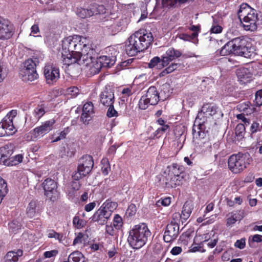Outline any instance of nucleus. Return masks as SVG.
Wrapping results in <instances>:
<instances>
[{
  "label": "nucleus",
  "mask_w": 262,
  "mask_h": 262,
  "mask_svg": "<svg viewBox=\"0 0 262 262\" xmlns=\"http://www.w3.org/2000/svg\"><path fill=\"white\" fill-rule=\"evenodd\" d=\"M255 108L249 103L247 106V108L245 110L243 113L245 115H249L252 114L255 111Z\"/></svg>",
  "instance_id": "nucleus-64"
},
{
  "label": "nucleus",
  "mask_w": 262,
  "mask_h": 262,
  "mask_svg": "<svg viewBox=\"0 0 262 262\" xmlns=\"http://www.w3.org/2000/svg\"><path fill=\"white\" fill-rule=\"evenodd\" d=\"M99 102L105 107L114 104L115 96L113 91L111 89L105 88L99 95Z\"/></svg>",
  "instance_id": "nucleus-16"
},
{
  "label": "nucleus",
  "mask_w": 262,
  "mask_h": 262,
  "mask_svg": "<svg viewBox=\"0 0 262 262\" xmlns=\"http://www.w3.org/2000/svg\"><path fill=\"white\" fill-rule=\"evenodd\" d=\"M44 106L42 105H38L34 111V114L35 117L39 120L45 114Z\"/></svg>",
  "instance_id": "nucleus-43"
},
{
  "label": "nucleus",
  "mask_w": 262,
  "mask_h": 262,
  "mask_svg": "<svg viewBox=\"0 0 262 262\" xmlns=\"http://www.w3.org/2000/svg\"><path fill=\"white\" fill-rule=\"evenodd\" d=\"M137 211V208L135 204H130L127 210H126V214H127L129 216H132L134 215H135Z\"/></svg>",
  "instance_id": "nucleus-54"
},
{
  "label": "nucleus",
  "mask_w": 262,
  "mask_h": 262,
  "mask_svg": "<svg viewBox=\"0 0 262 262\" xmlns=\"http://www.w3.org/2000/svg\"><path fill=\"white\" fill-rule=\"evenodd\" d=\"M245 115L243 113L240 114H238L236 115V118L238 119L242 120V121L244 123L246 126H248L250 124V120L249 119L246 118L245 117Z\"/></svg>",
  "instance_id": "nucleus-59"
},
{
  "label": "nucleus",
  "mask_w": 262,
  "mask_h": 262,
  "mask_svg": "<svg viewBox=\"0 0 262 262\" xmlns=\"http://www.w3.org/2000/svg\"><path fill=\"white\" fill-rule=\"evenodd\" d=\"M47 83L52 84L59 78V71L58 68L52 65L46 66L43 71Z\"/></svg>",
  "instance_id": "nucleus-13"
},
{
  "label": "nucleus",
  "mask_w": 262,
  "mask_h": 262,
  "mask_svg": "<svg viewBox=\"0 0 262 262\" xmlns=\"http://www.w3.org/2000/svg\"><path fill=\"white\" fill-rule=\"evenodd\" d=\"M123 225L122 219L120 216L118 214H116L114 218V223L113 225L114 227L116 229H120Z\"/></svg>",
  "instance_id": "nucleus-44"
},
{
  "label": "nucleus",
  "mask_w": 262,
  "mask_h": 262,
  "mask_svg": "<svg viewBox=\"0 0 262 262\" xmlns=\"http://www.w3.org/2000/svg\"><path fill=\"white\" fill-rule=\"evenodd\" d=\"M246 239L244 238L241 239L237 240L234 244V246L240 249H243L245 248L246 245Z\"/></svg>",
  "instance_id": "nucleus-57"
},
{
  "label": "nucleus",
  "mask_w": 262,
  "mask_h": 262,
  "mask_svg": "<svg viewBox=\"0 0 262 262\" xmlns=\"http://www.w3.org/2000/svg\"><path fill=\"white\" fill-rule=\"evenodd\" d=\"M97 59L101 63L102 67L110 68L115 64L116 58L115 56H102L98 57Z\"/></svg>",
  "instance_id": "nucleus-24"
},
{
  "label": "nucleus",
  "mask_w": 262,
  "mask_h": 262,
  "mask_svg": "<svg viewBox=\"0 0 262 262\" xmlns=\"http://www.w3.org/2000/svg\"><path fill=\"white\" fill-rule=\"evenodd\" d=\"M12 153L11 146L6 145L0 148V158L4 165H10V160L13 158L11 157Z\"/></svg>",
  "instance_id": "nucleus-21"
},
{
  "label": "nucleus",
  "mask_w": 262,
  "mask_h": 262,
  "mask_svg": "<svg viewBox=\"0 0 262 262\" xmlns=\"http://www.w3.org/2000/svg\"><path fill=\"white\" fill-rule=\"evenodd\" d=\"M154 39L151 32L145 29H140L131 35L125 45V51L129 56L146 50Z\"/></svg>",
  "instance_id": "nucleus-1"
},
{
  "label": "nucleus",
  "mask_w": 262,
  "mask_h": 262,
  "mask_svg": "<svg viewBox=\"0 0 262 262\" xmlns=\"http://www.w3.org/2000/svg\"><path fill=\"white\" fill-rule=\"evenodd\" d=\"M170 85L167 83L163 84L161 86V92L159 93L160 97H163V100L166 99L170 95Z\"/></svg>",
  "instance_id": "nucleus-39"
},
{
  "label": "nucleus",
  "mask_w": 262,
  "mask_h": 262,
  "mask_svg": "<svg viewBox=\"0 0 262 262\" xmlns=\"http://www.w3.org/2000/svg\"><path fill=\"white\" fill-rule=\"evenodd\" d=\"M117 204L116 202L107 200L100 207L106 211H109L110 212V215H111L112 212L117 208Z\"/></svg>",
  "instance_id": "nucleus-32"
},
{
  "label": "nucleus",
  "mask_w": 262,
  "mask_h": 262,
  "mask_svg": "<svg viewBox=\"0 0 262 262\" xmlns=\"http://www.w3.org/2000/svg\"><path fill=\"white\" fill-rule=\"evenodd\" d=\"M245 125L243 124H238L235 128V134L237 137L243 138L244 135Z\"/></svg>",
  "instance_id": "nucleus-46"
},
{
  "label": "nucleus",
  "mask_w": 262,
  "mask_h": 262,
  "mask_svg": "<svg viewBox=\"0 0 262 262\" xmlns=\"http://www.w3.org/2000/svg\"><path fill=\"white\" fill-rule=\"evenodd\" d=\"M133 94L132 89L130 88H124L122 91V94L123 95V98H127Z\"/></svg>",
  "instance_id": "nucleus-63"
},
{
  "label": "nucleus",
  "mask_w": 262,
  "mask_h": 262,
  "mask_svg": "<svg viewBox=\"0 0 262 262\" xmlns=\"http://www.w3.org/2000/svg\"><path fill=\"white\" fill-rule=\"evenodd\" d=\"M89 9L91 11V13H93V15L103 14L106 12L104 6L102 5H100L97 4L91 5Z\"/></svg>",
  "instance_id": "nucleus-31"
},
{
  "label": "nucleus",
  "mask_w": 262,
  "mask_h": 262,
  "mask_svg": "<svg viewBox=\"0 0 262 262\" xmlns=\"http://www.w3.org/2000/svg\"><path fill=\"white\" fill-rule=\"evenodd\" d=\"M73 223L77 228H80L83 227L85 224L84 221L82 219H80L78 216H75L73 218Z\"/></svg>",
  "instance_id": "nucleus-49"
},
{
  "label": "nucleus",
  "mask_w": 262,
  "mask_h": 262,
  "mask_svg": "<svg viewBox=\"0 0 262 262\" xmlns=\"http://www.w3.org/2000/svg\"><path fill=\"white\" fill-rule=\"evenodd\" d=\"M85 38L78 35L64 38L62 43V58L64 64L70 66L76 62L77 53H79L84 43Z\"/></svg>",
  "instance_id": "nucleus-2"
},
{
  "label": "nucleus",
  "mask_w": 262,
  "mask_h": 262,
  "mask_svg": "<svg viewBox=\"0 0 262 262\" xmlns=\"http://www.w3.org/2000/svg\"><path fill=\"white\" fill-rule=\"evenodd\" d=\"M170 198H165L163 199H161L159 200L157 202V205H160V204L164 206H167L170 204Z\"/></svg>",
  "instance_id": "nucleus-62"
},
{
  "label": "nucleus",
  "mask_w": 262,
  "mask_h": 262,
  "mask_svg": "<svg viewBox=\"0 0 262 262\" xmlns=\"http://www.w3.org/2000/svg\"><path fill=\"white\" fill-rule=\"evenodd\" d=\"M106 107L108 108L106 113V115L108 117L112 118L118 116L117 112L114 109V104H112L111 105L106 106Z\"/></svg>",
  "instance_id": "nucleus-48"
},
{
  "label": "nucleus",
  "mask_w": 262,
  "mask_h": 262,
  "mask_svg": "<svg viewBox=\"0 0 262 262\" xmlns=\"http://www.w3.org/2000/svg\"><path fill=\"white\" fill-rule=\"evenodd\" d=\"M75 149L74 143L68 144L66 146L62 147L60 150V156L61 158L72 157L75 153Z\"/></svg>",
  "instance_id": "nucleus-27"
},
{
  "label": "nucleus",
  "mask_w": 262,
  "mask_h": 262,
  "mask_svg": "<svg viewBox=\"0 0 262 262\" xmlns=\"http://www.w3.org/2000/svg\"><path fill=\"white\" fill-rule=\"evenodd\" d=\"M20 77L24 81H32L38 78L36 70L23 69L20 72Z\"/></svg>",
  "instance_id": "nucleus-23"
},
{
  "label": "nucleus",
  "mask_w": 262,
  "mask_h": 262,
  "mask_svg": "<svg viewBox=\"0 0 262 262\" xmlns=\"http://www.w3.org/2000/svg\"><path fill=\"white\" fill-rule=\"evenodd\" d=\"M232 43L231 40L226 43L221 49L220 54L221 56H226L231 54H233Z\"/></svg>",
  "instance_id": "nucleus-34"
},
{
  "label": "nucleus",
  "mask_w": 262,
  "mask_h": 262,
  "mask_svg": "<svg viewBox=\"0 0 262 262\" xmlns=\"http://www.w3.org/2000/svg\"><path fill=\"white\" fill-rule=\"evenodd\" d=\"M162 58L161 59L160 57L156 56L152 58L150 62L148 63V67L152 68L156 67L157 69H162L166 66H164L162 63Z\"/></svg>",
  "instance_id": "nucleus-35"
},
{
  "label": "nucleus",
  "mask_w": 262,
  "mask_h": 262,
  "mask_svg": "<svg viewBox=\"0 0 262 262\" xmlns=\"http://www.w3.org/2000/svg\"><path fill=\"white\" fill-rule=\"evenodd\" d=\"M233 54L245 58H250L252 53L247 46V41L242 37H236L231 40Z\"/></svg>",
  "instance_id": "nucleus-8"
},
{
  "label": "nucleus",
  "mask_w": 262,
  "mask_h": 262,
  "mask_svg": "<svg viewBox=\"0 0 262 262\" xmlns=\"http://www.w3.org/2000/svg\"><path fill=\"white\" fill-rule=\"evenodd\" d=\"M84 235V234L81 232L78 233L77 236H76V237L74 239V240L73 241V245H75L77 244L82 243L83 241Z\"/></svg>",
  "instance_id": "nucleus-60"
},
{
  "label": "nucleus",
  "mask_w": 262,
  "mask_h": 262,
  "mask_svg": "<svg viewBox=\"0 0 262 262\" xmlns=\"http://www.w3.org/2000/svg\"><path fill=\"white\" fill-rule=\"evenodd\" d=\"M76 57L78 64L88 66L92 61L97 60L98 56L95 50L85 42L79 53H77Z\"/></svg>",
  "instance_id": "nucleus-6"
},
{
  "label": "nucleus",
  "mask_w": 262,
  "mask_h": 262,
  "mask_svg": "<svg viewBox=\"0 0 262 262\" xmlns=\"http://www.w3.org/2000/svg\"><path fill=\"white\" fill-rule=\"evenodd\" d=\"M38 63V61L37 58L28 59L24 62V67L23 69H28L31 70H36V67Z\"/></svg>",
  "instance_id": "nucleus-37"
},
{
  "label": "nucleus",
  "mask_w": 262,
  "mask_h": 262,
  "mask_svg": "<svg viewBox=\"0 0 262 262\" xmlns=\"http://www.w3.org/2000/svg\"><path fill=\"white\" fill-rule=\"evenodd\" d=\"M151 236L147 226L144 223L136 225L129 231L127 241L134 249H140L144 246Z\"/></svg>",
  "instance_id": "nucleus-3"
},
{
  "label": "nucleus",
  "mask_w": 262,
  "mask_h": 262,
  "mask_svg": "<svg viewBox=\"0 0 262 262\" xmlns=\"http://www.w3.org/2000/svg\"><path fill=\"white\" fill-rule=\"evenodd\" d=\"M16 115L17 111L16 110H12L9 112V113H8L7 115L3 119L5 120L7 119V121L9 119V122H11L10 124H13V119L16 117Z\"/></svg>",
  "instance_id": "nucleus-51"
},
{
  "label": "nucleus",
  "mask_w": 262,
  "mask_h": 262,
  "mask_svg": "<svg viewBox=\"0 0 262 262\" xmlns=\"http://www.w3.org/2000/svg\"><path fill=\"white\" fill-rule=\"evenodd\" d=\"M79 93V90L76 86L70 87L66 90V94L67 95H71L73 97L77 96Z\"/></svg>",
  "instance_id": "nucleus-45"
},
{
  "label": "nucleus",
  "mask_w": 262,
  "mask_h": 262,
  "mask_svg": "<svg viewBox=\"0 0 262 262\" xmlns=\"http://www.w3.org/2000/svg\"><path fill=\"white\" fill-rule=\"evenodd\" d=\"M162 3L164 7H172L179 4V0H162Z\"/></svg>",
  "instance_id": "nucleus-52"
},
{
  "label": "nucleus",
  "mask_w": 262,
  "mask_h": 262,
  "mask_svg": "<svg viewBox=\"0 0 262 262\" xmlns=\"http://www.w3.org/2000/svg\"><path fill=\"white\" fill-rule=\"evenodd\" d=\"M179 233V225L175 221H171L166 226L163 235V239L166 243L175 240Z\"/></svg>",
  "instance_id": "nucleus-11"
},
{
  "label": "nucleus",
  "mask_w": 262,
  "mask_h": 262,
  "mask_svg": "<svg viewBox=\"0 0 262 262\" xmlns=\"http://www.w3.org/2000/svg\"><path fill=\"white\" fill-rule=\"evenodd\" d=\"M111 216L109 211H106L100 207L93 215L92 221L99 225H103L107 223Z\"/></svg>",
  "instance_id": "nucleus-18"
},
{
  "label": "nucleus",
  "mask_w": 262,
  "mask_h": 262,
  "mask_svg": "<svg viewBox=\"0 0 262 262\" xmlns=\"http://www.w3.org/2000/svg\"><path fill=\"white\" fill-rule=\"evenodd\" d=\"M246 156L243 154L232 155L228 159L229 168L233 173H239L246 167Z\"/></svg>",
  "instance_id": "nucleus-9"
},
{
  "label": "nucleus",
  "mask_w": 262,
  "mask_h": 262,
  "mask_svg": "<svg viewBox=\"0 0 262 262\" xmlns=\"http://www.w3.org/2000/svg\"><path fill=\"white\" fill-rule=\"evenodd\" d=\"M23 251L18 250L17 252L9 251L4 257V262H17L18 258L22 256Z\"/></svg>",
  "instance_id": "nucleus-26"
},
{
  "label": "nucleus",
  "mask_w": 262,
  "mask_h": 262,
  "mask_svg": "<svg viewBox=\"0 0 262 262\" xmlns=\"http://www.w3.org/2000/svg\"><path fill=\"white\" fill-rule=\"evenodd\" d=\"M55 123L53 119L45 121L41 125L36 127L32 130V134L35 138H40L49 133L53 128Z\"/></svg>",
  "instance_id": "nucleus-12"
},
{
  "label": "nucleus",
  "mask_w": 262,
  "mask_h": 262,
  "mask_svg": "<svg viewBox=\"0 0 262 262\" xmlns=\"http://www.w3.org/2000/svg\"><path fill=\"white\" fill-rule=\"evenodd\" d=\"M180 66V64L179 63H172L169 66L162 71L160 74V76H164L167 74L172 72L175 70L177 69Z\"/></svg>",
  "instance_id": "nucleus-41"
},
{
  "label": "nucleus",
  "mask_w": 262,
  "mask_h": 262,
  "mask_svg": "<svg viewBox=\"0 0 262 262\" xmlns=\"http://www.w3.org/2000/svg\"><path fill=\"white\" fill-rule=\"evenodd\" d=\"M45 195L51 201H56L59 196L57 183L53 180L48 178L42 184Z\"/></svg>",
  "instance_id": "nucleus-10"
},
{
  "label": "nucleus",
  "mask_w": 262,
  "mask_h": 262,
  "mask_svg": "<svg viewBox=\"0 0 262 262\" xmlns=\"http://www.w3.org/2000/svg\"><path fill=\"white\" fill-rule=\"evenodd\" d=\"M86 67L89 68V71L92 75L98 74L102 68L98 59L94 60Z\"/></svg>",
  "instance_id": "nucleus-30"
},
{
  "label": "nucleus",
  "mask_w": 262,
  "mask_h": 262,
  "mask_svg": "<svg viewBox=\"0 0 262 262\" xmlns=\"http://www.w3.org/2000/svg\"><path fill=\"white\" fill-rule=\"evenodd\" d=\"M237 14L245 30L254 31L257 29L258 18L255 10L247 4H243L240 6Z\"/></svg>",
  "instance_id": "nucleus-4"
},
{
  "label": "nucleus",
  "mask_w": 262,
  "mask_h": 262,
  "mask_svg": "<svg viewBox=\"0 0 262 262\" xmlns=\"http://www.w3.org/2000/svg\"><path fill=\"white\" fill-rule=\"evenodd\" d=\"M217 107L212 104H206L202 107V111L210 116H213L217 113Z\"/></svg>",
  "instance_id": "nucleus-36"
},
{
  "label": "nucleus",
  "mask_w": 262,
  "mask_h": 262,
  "mask_svg": "<svg viewBox=\"0 0 262 262\" xmlns=\"http://www.w3.org/2000/svg\"><path fill=\"white\" fill-rule=\"evenodd\" d=\"M255 101L257 105H262V90L256 92Z\"/></svg>",
  "instance_id": "nucleus-55"
},
{
  "label": "nucleus",
  "mask_w": 262,
  "mask_h": 262,
  "mask_svg": "<svg viewBox=\"0 0 262 262\" xmlns=\"http://www.w3.org/2000/svg\"><path fill=\"white\" fill-rule=\"evenodd\" d=\"M68 262H84L83 255L78 251H74L69 255Z\"/></svg>",
  "instance_id": "nucleus-29"
},
{
  "label": "nucleus",
  "mask_w": 262,
  "mask_h": 262,
  "mask_svg": "<svg viewBox=\"0 0 262 262\" xmlns=\"http://www.w3.org/2000/svg\"><path fill=\"white\" fill-rule=\"evenodd\" d=\"M193 209V205L190 202H186L183 205L182 213H175L173 214V220L175 218L180 217L182 220L186 221L190 216L192 210Z\"/></svg>",
  "instance_id": "nucleus-22"
},
{
  "label": "nucleus",
  "mask_w": 262,
  "mask_h": 262,
  "mask_svg": "<svg viewBox=\"0 0 262 262\" xmlns=\"http://www.w3.org/2000/svg\"><path fill=\"white\" fill-rule=\"evenodd\" d=\"M160 94L155 86L148 88L145 95L142 96L139 102V107L140 109H146L149 104L156 105L160 100Z\"/></svg>",
  "instance_id": "nucleus-7"
},
{
  "label": "nucleus",
  "mask_w": 262,
  "mask_h": 262,
  "mask_svg": "<svg viewBox=\"0 0 262 262\" xmlns=\"http://www.w3.org/2000/svg\"><path fill=\"white\" fill-rule=\"evenodd\" d=\"M76 13L77 15L81 18L93 16V13H91L89 8L86 9L82 8H78Z\"/></svg>",
  "instance_id": "nucleus-38"
},
{
  "label": "nucleus",
  "mask_w": 262,
  "mask_h": 262,
  "mask_svg": "<svg viewBox=\"0 0 262 262\" xmlns=\"http://www.w3.org/2000/svg\"><path fill=\"white\" fill-rule=\"evenodd\" d=\"M213 19V24L212 27L210 29V31L213 33H220L222 31V27L220 26L217 22V19L219 18L218 17L216 16H212Z\"/></svg>",
  "instance_id": "nucleus-40"
},
{
  "label": "nucleus",
  "mask_w": 262,
  "mask_h": 262,
  "mask_svg": "<svg viewBox=\"0 0 262 262\" xmlns=\"http://www.w3.org/2000/svg\"><path fill=\"white\" fill-rule=\"evenodd\" d=\"M10 160V165H16L20 163L23 160V156L21 155H17L14 157Z\"/></svg>",
  "instance_id": "nucleus-53"
},
{
  "label": "nucleus",
  "mask_w": 262,
  "mask_h": 262,
  "mask_svg": "<svg viewBox=\"0 0 262 262\" xmlns=\"http://www.w3.org/2000/svg\"><path fill=\"white\" fill-rule=\"evenodd\" d=\"M203 125L199 124L198 126L194 125L192 129V135L193 138H204L205 133L202 130Z\"/></svg>",
  "instance_id": "nucleus-33"
},
{
  "label": "nucleus",
  "mask_w": 262,
  "mask_h": 262,
  "mask_svg": "<svg viewBox=\"0 0 262 262\" xmlns=\"http://www.w3.org/2000/svg\"><path fill=\"white\" fill-rule=\"evenodd\" d=\"M40 209V207L37 202L31 201L27 207V214L30 218L33 217L37 213L39 212Z\"/></svg>",
  "instance_id": "nucleus-25"
},
{
  "label": "nucleus",
  "mask_w": 262,
  "mask_h": 262,
  "mask_svg": "<svg viewBox=\"0 0 262 262\" xmlns=\"http://www.w3.org/2000/svg\"><path fill=\"white\" fill-rule=\"evenodd\" d=\"M9 119L7 121V119H3L0 122V137L8 136L13 135L16 131L13 124H10Z\"/></svg>",
  "instance_id": "nucleus-19"
},
{
  "label": "nucleus",
  "mask_w": 262,
  "mask_h": 262,
  "mask_svg": "<svg viewBox=\"0 0 262 262\" xmlns=\"http://www.w3.org/2000/svg\"><path fill=\"white\" fill-rule=\"evenodd\" d=\"M9 227L14 232L20 229V225L18 222L13 221L9 224Z\"/></svg>",
  "instance_id": "nucleus-61"
},
{
  "label": "nucleus",
  "mask_w": 262,
  "mask_h": 262,
  "mask_svg": "<svg viewBox=\"0 0 262 262\" xmlns=\"http://www.w3.org/2000/svg\"><path fill=\"white\" fill-rule=\"evenodd\" d=\"M94 113V106L91 102L85 103L82 108V113L80 119L84 124H88L92 119V115Z\"/></svg>",
  "instance_id": "nucleus-20"
},
{
  "label": "nucleus",
  "mask_w": 262,
  "mask_h": 262,
  "mask_svg": "<svg viewBox=\"0 0 262 262\" xmlns=\"http://www.w3.org/2000/svg\"><path fill=\"white\" fill-rule=\"evenodd\" d=\"M13 34V28L11 23L7 19L0 17V39H8Z\"/></svg>",
  "instance_id": "nucleus-14"
},
{
  "label": "nucleus",
  "mask_w": 262,
  "mask_h": 262,
  "mask_svg": "<svg viewBox=\"0 0 262 262\" xmlns=\"http://www.w3.org/2000/svg\"><path fill=\"white\" fill-rule=\"evenodd\" d=\"M182 52L173 48H170L166 51L165 54L162 56V64L167 66L170 62L180 57L182 55Z\"/></svg>",
  "instance_id": "nucleus-17"
},
{
  "label": "nucleus",
  "mask_w": 262,
  "mask_h": 262,
  "mask_svg": "<svg viewBox=\"0 0 262 262\" xmlns=\"http://www.w3.org/2000/svg\"><path fill=\"white\" fill-rule=\"evenodd\" d=\"M243 217V216L241 217L234 216V215L231 217L227 218L226 225L227 226H231L233 225L237 220H241Z\"/></svg>",
  "instance_id": "nucleus-50"
},
{
  "label": "nucleus",
  "mask_w": 262,
  "mask_h": 262,
  "mask_svg": "<svg viewBox=\"0 0 262 262\" xmlns=\"http://www.w3.org/2000/svg\"><path fill=\"white\" fill-rule=\"evenodd\" d=\"M68 133V128H65L63 131L58 134L59 135L57 137H55L56 134H54L52 136V139L53 140L51 141L52 143H54L59 141L62 139L66 138L67 135Z\"/></svg>",
  "instance_id": "nucleus-42"
},
{
  "label": "nucleus",
  "mask_w": 262,
  "mask_h": 262,
  "mask_svg": "<svg viewBox=\"0 0 262 262\" xmlns=\"http://www.w3.org/2000/svg\"><path fill=\"white\" fill-rule=\"evenodd\" d=\"M183 178L181 170L178 165L174 163L167 167L161 181L165 187L174 188L181 184Z\"/></svg>",
  "instance_id": "nucleus-5"
},
{
  "label": "nucleus",
  "mask_w": 262,
  "mask_h": 262,
  "mask_svg": "<svg viewBox=\"0 0 262 262\" xmlns=\"http://www.w3.org/2000/svg\"><path fill=\"white\" fill-rule=\"evenodd\" d=\"M48 236L49 238H54L56 239L61 242L62 240L63 236L62 234L55 232L54 230H50L49 231Z\"/></svg>",
  "instance_id": "nucleus-47"
},
{
  "label": "nucleus",
  "mask_w": 262,
  "mask_h": 262,
  "mask_svg": "<svg viewBox=\"0 0 262 262\" xmlns=\"http://www.w3.org/2000/svg\"><path fill=\"white\" fill-rule=\"evenodd\" d=\"M236 75L238 78L241 81L245 80H248V79L252 77V75L250 70L245 68H242L238 69L236 71Z\"/></svg>",
  "instance_id": "nucleus-28"
},
{
  "label": "nucleus",
  "mask_w": 262,
  "mask_h": 262,
  "mask_svg": "<svg viewBox=\"0 0 262 262\" xmlns=\"http://www.w3.org/2000/svg\"><path fill=\"white\" fill-rule=\"evenodd\" d=\"M58 251L57 250H53L49 251H46L43 253V256L45 258H51L54 257L57 255Z\"/></svg>",
  "instance_id": "nucleus-58"
},
{
  "label": "nucleus",
  "mask_w": 262,
  "mask_h": 262,
  "mask_svg": "<svg viewBox=\"0 0 262 262\" xmlns=\"http://www.w3.org/2000/svg\"><path fill=\"white\" fill-rule=\"evenodd\" d=\"M86 176V174H84L83 172H81L77 167V171L75 172L73 175L72 178L75 181H78L79 179H81L83 177Z\"/></svg>",
  "instance_id": "nucleus-56"
},
{
  "label": "nucleus",
  "mask_w": 262,
  "mask_h": 262,
  "mask_svg": "<svg viewBox=\"0 0 262 262\" xmlns=\"http://www.w3.org/2000/svg\"><path fill=\"white\" fill-rule=\"evenodd\" d=\"M94 166L93 157L90 155H84L79 160L78 168L80 171L86 175L89 174Z\"/></svg>",
  "instance_id": "nucleus-15"
}]
</instances>
